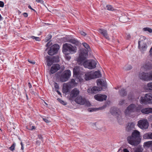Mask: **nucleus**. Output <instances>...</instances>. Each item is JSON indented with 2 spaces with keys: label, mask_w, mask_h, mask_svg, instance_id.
Returning a JSON list of instances; mask_svg holds the SVG:
<instances>
[{
  "label": "nucleus",
  "mask_w": 152,
  "mask_h": 152,
  "mask_svg": "<svg viewBox=\"0 0 152 152\" xmlns=\"http://www.w3.org/2000/svg\"><path fill=\"white\" fill-rule=\"evenodd\" d=\"M142 108L140 105H137L134 104H130L125 110V113L127 116H130L133 113L140 112Z\"/></svg>",
  "instance_id": "obj_3"
},
{
  "label": "nucleus",
  "mask_w": 152,
  "mask_h": 152,
  "mask_svg": "<svg viewBox=\"0 0 152 152\" xmlns=\"http://www.w3.org/2000/svg\"><path fill=\"white\" fill-rule=\"evenodd\" d=\"M81 72L80 68L79 66H75L73 69V75L76 77L79 75Z\"/></svg>",
  "instance_id": "obj_20"
},
{
  "label": "nucleus",
  "mask_w": 152,
  "mask_h": 152,
  "mask_svg": "<svg viewBox=\"0 0 152 152\" xmlns=\"http://www.w3.org/2000/svg\"><path fill=\"white\" fill-rule=\"evenodd\" d=\"M143 30L145 31H148L150 33L152 32V29L148 28H143Z\"/></svg>",
  "instance_id": "obj_35"
},
{
  "label": "nucleus",
  "mask_w": 152,
  "mask_h": 152,
  "mask_svg": "<svg viewBox=\"0 0 152 152\" xmlns=\"http://www.w3.org/2000/svg\"><path fill=\"white\" fill-rule=\"evenodd\" d=\"M54 86L55 88V89L56 91L58 90L59 88V87L58 85L56 83H54Z\"/></svg>",
  "instance_id": "obj_36"
},
{
  "label": "nucleus",
  "mask_w": 152,
  "mask_h": 152,
  "mask_svg": "<svg viewBox=\"0 0 152 152\" xmlns=\"http://www.w3.org/2000/svg\"><path fill=\"white\" fill-rule=\"evenodd\" d=\"M140 111L143 113L148 114L149 113H152V108H146L142 110L141 109Z\"/></svg>",
  "instance_id": "obj_24"
},
{
  "label": "nucleus",
  "mask_w": 152,
  "mask_h": 152,
  "mask_svg": "<svg viewBox=\"0 0 152 152\" xmlns=\"http://www.w3.org/2000/svg\"><path fill=\"white\" fill-rule=\"evenodd\" d=\"M139 77L141 79L145 81L152 80V72L150 73H140L139 74Z\"/></svg>",
  "instance_id": "obj_7"
},
{
  "label": "nucleus",
  "mask_w": 152,
  "mask_h": 152,
  "mask_svg": "<svg viewBox=\"0 0 152 152\" xmlns=\"http://www.w3.org/2000/svg\"><path fill=\"white\" fill-rule=\"evenodd\" d=\"M125 36L126 39H130L131 37V36L129 33H126Z\"/></svg>",
  "instance_id": "obj_42"
},
{
  "label": "nucleus",
  "mask_w": 152,
  "mask_h": 152,
  "mask_svg": "<svg viewBox=\"0 0 152 152\" xmlns=\"http://www.w3.org/2000/svg\"><path fill=\"white\" fill-rule=\"evenodd\" d=\"M115 109L114 108H112L111 109V113L112 114L114 115L116 113H117L116 112V111H115Z\"/></svg>",
  "instance_id": "obj_38"
},
{
  "label": "nucleus",
  "mask_w": 152,
  "mask_h": 152,
  "mask_svg": "<svg viewBox=\"0 0 152 152\" xmlns=\"http://www.w3.org/2000/svg\"><path fill=\"white\" fill-rule=\"evenodd\" d=\"M137 125L140 129H145L148 128L149 124L147 119H143L138 121Z\"/></svg>",
  "instance_id": "obj_10"
},
{
  "label": "nucleus",
  "mask_w": 152,
  "mask_h": 152,
  "mask_svg": "<svg viewBox=\"0 0 152 152\" xmlns=\"http://www.w3.org/2000/svg\"><path fill=\"white\" fill-rule=\"evenodd\" d=\"M120 95L122 96H124L126 95L127 93L126 91L124 88L121 89L119 91Z\"/></svg>",
  "instance_id": "obj_27"
},
{
  "label": "nucleus",
  "mask_w": 152,
  "mask_h": 152,
  "mask_svg": "<svg viewBox=\"0 0 152 152\" xmlns=\"http://www.w3.org/2000/svg\"><path fill=\"white\" fill-rule=\"evenodd\" d=\"M35 129V126H31V128L29 129L31 130H33L34 129Z\"/></svg>",
  "instance_id": "obj_55"
},
{
  "label": "nucleus",
  "mask_w": 152,
  "mask_h": 152,
  "mask_svg": "<svg viewBox=\"0 0 152 152\" xmlns=\"http://www.w3.org/2000/svg\"><path fill=\"white\" fill-rule=\"evenodd\" d=\"M23 15L25 17H27L28 16V14L27 13H26V12L24 13H23Z\"/></svg>",
  "instance_id": "obj_52"
},
{
  "label": "nucleus",
  "mask_w": 152,
  "mask_h": 152,
  "mask_svg": "<svg viewBox=\"0 0 152 152\" xmlns=\"http://www.w3.org/2000/svg\"><path fill=\"white\" fill-rule=\"evenodd\" d=\"M95 99L98 101H102L105 100L107 98L106 95L102 94H97L94 96Z\"/></svg>",
  "instance_id": "obj_16"
},
{
  "label": "nucleus",
  "mask_w": 152,
  "mask_h": 152,
  "mask_svg": "<svg viewBox=\"0 0 152 152\" xmlns=\"http://www.w3.org/2000/svg\"><path fill=\"white\" fill-rule=\"evenodd\" d=\"M140 132L137 130H134L132 135L128 136L127 138L128 143L134 146L138 145L140 142Z\"/></svg>",
  "instance_id": "obj_1"
},
{
  "label": "nucleus",
  "mask_w": 152,
  "mask_h": 152,
  "mask_svg": "<svg viewBox=\"0 0 152 152\" xmlns=\"http://www.w3.org/2000/svg\"><path fill=\"white\" fill-rule=\"evenodd\" d=\"M143 149L141 147H137L134 151V152H142Z\"/></svg>",
  "instance_id": "obj_33"
},
{
  "label": "nucleus",
  "mask_w": 152,
  "mask_h": 152,
  "mask_svg": "<svg viewBox=\"0 0 152 152\" xmlns=\"http://www.w3.org/2000/svg\"><path fill=\"white\" fill-rule=\"evenodd\" d=\"M28 8L29 9H31V10L34 11H35V10L33 8H32L31 7V6L30 5H29L28 6Z\"/></svg>",
  "instance_id": "obj_53"
},
{
  "label": "nucleus",
  "mask_w": 152,
  "mask_h": 152,
  "mask_svg": "<svg viewBox=\"0 0 152 152\" xmlns=\"http://www.w3.org/2000/svg\"><path fill=\"white\" fill-rule=\"evenodd\" d=\"M28 60L29 62L30 63H31L32 64H34L35 63V62L32 61L30 59H28Z\"/></svg>",
  "instance_id": "obj_48"
},
{
  "label": "nucleus",
  "mask_w": 152,
  "mask_h": 152,
  "mask_svg": "<svg viewBox=\"0 0 152 152\" xmlns=\"http://www.w3.org/2000/svg\"><path fill=\"white\" fill-rule=\"evenodd\" d=\"M88 111H89V112H92V111H93V110H91V109H88Z\"/></svg>",
  "instance_id": "obj_61"
},
{
  "label": "nucleus",
  "mask_w": 152,
  "mask_h": 152,
  "mask_svg": "<svg viewBox=\"0 0 152 152\" xmlns=\"http://www.w3.org/2000/svg\"><path fill=\"white\" fill-rule=\"evenodd\" d=\"M67 41L76 46H78L80 44V42L74 38L68 39Z\"/></svg>",
  "instance_id": "obj_18"
},
{
  "label": "nucleus",
  "mask_w": 152,
  "mask_h": 152,
  "mask_svg": "<svg viewBox=\"0 0 152 152\" xmlns=\"http://www.w3.org/2000/svg\"><path fill=\"white\" fill-rule=\"evenodd\" d=\"M135 124L133 122L128 123L126 128V130L128 132H130L134 129Z\"/></svg>",
  "instance_id": "obj_22"
},
{
  "label": "nucleus",
  "mask_w": 152,
  "mask_h": 152,
  "mask_svg": "<svg viewBox=\"0 0 152 152\" xmlns=\"http://www.w3.org/2000/svg\"><path fill=\"white\" fill-rule=\"evenodd\" d=\"M90 80L95 78L100 77H101V74L99 71H95V72H89Z\"/></svg>",
  "instance_id": "obj_15"
},
{
  "label": "nucleus",
  "mask_w": 152,
  "mask_h": 152,
  "mask_svg": "<svg viewBox=\"0 0 152 152\" xmlns=\"http://www.w3.org/2000/svg\"><path fill=\"white\" fill-rule=\"evenodd\" d=\"M77 50L76 46L68 43H65L63 45L62 52L65 55L74 54L76 52Z\"/></svg>",
  "instance_id": "obj_5"
},
{
  "label": "nucleus",
  "mask_w": 152,
  "mask_h": 152,
  "mask_svg": "<svg viewBox=\"0 0 152 152\" xmlns=\"http://www.w3.org/2000/svg\"><path fill=\"white\" fill-rule=\"evenodd\" d=\"M128 99H129V100H131V99H132V97H130V95H128Z\"/></svg>",
  "instance_id": "obj_59"
},
{
  "label": "nucleus",
  "mask_w": 152,
  "mask_h": 152,
  "mask_svg": "<svg viewBox=\"0 0 152 152\" xmlns=\"http://www.w3.org/2000/svg\"><path fill=\"white\" fill-rule=\"evenodd\" d=\"M59 48V46L58 44H54L51 47L48 53L49 55L53 56L58 52Z\"/></svg>",
  "instance_id": "obj_13"
},
{
  "label": "nucleus",
  "mask_w": 152,
  "mask_h": 152,
  "mask_svg": "<svg viewBox=\"0 0 152 152\" xmlns=\"http://www.w3.org/2000/svg\"><path fill=\"white\" fill-rule=\"evenodd\" d=\"M96 82L97 85L98 86H101V87H98L94 86L91 89H89L87 91L88 93L95 94L102 90L103 89L102 87L104 88H105L107 87L106 83L104 80L100 79H98L97 80Z\"/></svg>",
  "instance_id": "obj_2"
},
{
  "label": "nucleus",
  "mask_w": 152,
  "mask_h": 152,
  "mask_svg": "<svg viewBox=\"0 0 152 152\" xmlns=\"http://www.w3.org/2000/svg\"><path fill=\"white\" fill-rule=\"evenodd\" d=\"M65 56V58L67 60H69L71 58V57L70 56H68V55H66Z\"/></svg>",
  "instance_id": "obj_47"
},
{
  "label": "nucleus",
  "mask_w": 152,
  "mask_h": 152,
  "mask_svg": "<svg viewBox=\"0 0 152 152\" xmlns=\"http://www.w3.org/2000/svg\"><path fill=\"white\" fill-rule=\"evenodd\" d=\"M77 83L74 79H71V81L68 83V84L72 88H73L77 85Z\"/></svg>",
  "instance_id": "obj_26"
},
{
  "label": "nucleus",
  "mask_w": 152,
  "mask_h": 152,
  "mask_svg": "<svg viewBox=\"0 0 152 152\" xmlns=\"http://www.w3.org/2000/svg\"><path fill=\"white\" fill-rule=\"evenodd\" d=\"M76 77L79 79L80 82H82L84 80H90L89 72L85 73L82 71Z\"/></svg>",
  "instance_id": "obj_11"
},
{
  "label": "nucleus",
  "mask_w": 152,
  "mask_h": 152,
  "mask_svg": "<svg viewBox=\"0 0 152 152\" xmlns=\"http://www.w3.org/2000/svg\"><path fill=\"white\" fill-rule=\"evenodd\" d=\"M124 152H129V151L127 149L125 148L124 150Z\"/></svg>",
  "instance_id": "obj_54"
},
{
  "label": "nucleus",
  "mask_w": 152,
  "mask_h": 152,
  "mask_svg": "<svg viewBox=\"0 0 152 152\" xmlns=\"http://www.w3.org/2000/svg\"><path fill=\"white\" fill-rule=\"evenodd\" d=\"M119 20L121 22L123 23H125L129 21L127 17L125 15L120 16L119 18Z\"/></svg>",
  "instance_id": "obj_25"
},
{
  "label": "nucleus",
  "mask_w": 152,
  "mask_h": 152,
  "mask_svg": "<svg viewBox=\"0 0 152 152\" xmlns=\"http://www.w3.org/2000/svg\"><path fill=\"white\" fill-rule=\"evenodd\" d=\"M28 86H29V88H31L32 87L30 83H28Z\"/></svg>",
  "instance_id": "obj_56"
},
{
  "label": "nucleus",
  "mask_w": 152,
  "mask_h": 152,
  "mask_svg": "<svg viewBox=\"0 0 152 152\" xmlns=\"http://www.w3.org/2000/svg\"><path fill=\"white\" fill-rule=\"evenodd\" d=\"M149 52L151 54L152 53V47L150 49Z\"/></svg>",
  "instance_id": "obj_60"
},
{
  "label": "nucleus",
  "mask_w": 152,
  "mask_h": 152,
  "mask_svg": "<svg viewBox=\"0 0 152 152\" xmlns=\"http://www.w3.org/2000/svg\"><path fill=\"white\" fill-rule=\"evenodd\" d=\"M52 37V36L51 34H48L47 37L45 38L46 42L48 41Z\"/></svg>",
  "instance_id": "obj_39"
},
{
  "label": "nucleus",
  "mask_w": 152,
  "mask_h": 152,
  "mask_svg": "<svg viewBox=\"0 0 152 152\" xmlns=\"http://www.w3.org/2000/svg\"><path fill=\"white\" fill-rule=\"evenodd\" d=\"M79 91L76 88H75L71 92L70 96L72 98L76 97L79 94Z\"/></svg>",
  "instance_id": "obj_21"
},
{
  "label": "nucleus",
  "mask_w": 152,
  "mask_h": 152,
  "mask_svg": "<svg viewBox=\"0 0 152 152\" xmlns=\"http://www.w3.org/2000/svg\"><path fill=\"white\" fill-rule=\"evenodd\" d=\"M38 137L39 139H41V140H42V137L41 134H39L38 135Z\"/></svg>",
  "instance_id": "obj_49"
},
{
  "label": "nucleus",
  "mask_w": 152,
  "mask_h": 152,
  "mask_svg": "<svg viewBox=\"0 0 152 152\" xmlns=\"http://www.w3.org/2000/svg\"><path fill=\"white\" fill-rule=\"evenodd\" d=\"M2 19V17L1 15L0 14V20H1Z\"/></svg>",
  "instance_id": "obj_64"
},
{
  "label": "nucleus",
  "mask_w": 152,
  "mask_h": 152,
  "mask_svg": "<svg viewBox=\"0 0 152 152\" xmlns=\"http://www.w3.org/2000/svg\"><path fill=\"white\" fill-rule=\"evenodd\" d=\"M60 65L57 64H53L50 69V72L52 74H53L60 69Z\"/></svg>",
  "instance_id": "obj_17"
},
{
  "label": "nucleus",
  "mask_w": 152,
  "mask_h": 152,
  "mask_svg": "<svg viewBox=\"0 0 152 152\" xmlns=\"http://www.w3.org/2000/svg\"><path fill=\"white\" fill-rule=\"evenodd\" d=\"M71 75V72L70 70H65L60 77V81L63 82L67 81L70 78Z\"/></svg>",
  "instance_id": "obj_8"
},
{
  "label": "nucleus",
  "mask_w": 152,
  "mask_h": 152,
  "mask_svg": "<svg viewBox=\"0 0 152 152\" xmlns=\"http://www.w3.org/2000/svg\"><path fill=\"white\" fill-rule=\"evenodd\" d=\"M150 139H152V133H150Z\"/></svg>",
  "instance_id": "obj_58"
},
{
  "label": "nucleus",
  "mask_w": 152,
  "mask_h": 152,
  "mask_svg": "<svg viewBox=\"0 0 152 152\" xmlns=\"http://www.w3.org/2000/svg\"><path fill=\"white\" fill-rule=\"evenodd\" d=\"M143 146L144 147H147L148 148H150L152 149V141H149L145 142Z\"/></svg>",
  "instance_id": "obj_28"
},
{
  "label": "nucleus",
  "mask_w": 152,
  "mask_h": 152,
  "mask_svg": "<svg viewBox=\"0 0 152 152\" xmlns=\"http://www.w3.org/2000/svg\"><path fill=\"white\" fill-rule=\"evenodd\" d=\"M4 6V4L3 1H0V7H3Z\"/></svg>",
  "instance_id": "obj_45"
},
{
  "label": "nucleus",
  "mask_w": 152,
  "mask_h": 152,
  "mask_svg": "<svg viewBox=\"0 0 152 152\" xmlns=\"http://www.w3.org/2000/svg\"><path fill=\"white\" fill-rule=\"evenodd\" d=\"M15 145V143H14L11 147H10V149L11 151H13L14 150Z\"/></svg>",
  "instance_id": "obj_37"
},
{
  "label": "nucleus",
  "mask_w": 152,
  "mask_h": 152,
  "mask_svg": "<svg viewBox=\"0 0 152 152\" xmlns=\"http://www.w3.org/2000/svg\"><path fill=\"white\" fill-rule=\"evenodd\" d=\"M75 102L81 105L85 104L86 106H90L91 104L89 102L87 101L84 98H83L81 96L77 97L75 100Z\"/></svg>",
  "instance_id": "obj_12"
},
{
  "label": "nucleus",
  "mask_w": 152,
  "mask_h": 152,
  "mask_svg": "<svg viewBox=\"0 0 152 152\" xmlns=\"http://www.w3.org/2000/svg\"><path fill=\"white\" fill-rule=\"evenodd\" d=\"M57 99L63 105H65L66 104V103L64 101L62 100L59 99Z\"/></svg>",
  "instance_id": "obj_41"
},
{
  "label": "nucleus",
  "mask_w": 152,
  "mask_h": 152,
  "mask_svg": "<svg viewBox=\"0 0 152 152\" xmlns=\"http://www.w3.org/2000/svg\"><path fill=\"white\" fill-rule=\"evenodd\" d=\"M118 152H124V151H122V150H119L118 151Z\"/></svg>",
  "instance_id": "obj_63"
},
{
  "label": "nucleus",
  "mask_w": 152,
  "mask_h": 152,
  "mask_svg": "<svg viewBox=\"0 0 152 152\" xmlns=\"http://www.w3.org/2000/svg\"><path fill=\"white\" fill-rule=\"evenodd\" d=\"M54 62H58L59 61V57L58 56H53L52 57Z\"/></svg>",
  "instance_id": "obj_29"
},
{
  "label": "nucleus",
  "mask_w": 152,
  "mask_h": 152,
  "mask_svg": "<svg viewBox=\"0 0 152 152\" xmlns=\"http://www.w3.org/2000/svg\"><path fill=\"white\" fill-rule=\"evenodd\" d=\"M129 69H127V70H130V69H132V66H129Z\"/></svg>",
  "instance_id": "obj_62"
},
{
  "label": "nucleus",
  "mask_w": 152,
  "mask_h": 152,
  "mask_svg": "<svg viewBox=\"0 0 152 152\" xmlns=\"http://www.w3.org/2000/svg\"><path fill=\"white\" fill-rule=\"evenodd\" d=\"M125 100L124 99L121 100L119 102V104L121 105H122L124 103Z\"/></svg>",
  "instance_id": "obj_43"
},
{
  "label": "nucleus",
  "mask_w": 152,
  "mask_h": 152,
  "mask_svg": "<svg viewBox=\"0 0 152 152\" xmlns=\"http://www.w3.org/2000/svg\"><path fill=\"white\" fill-rule=\"evenodd\" d=\"M99 31L107 39H109V37L107 35V32L106 30L103 29H100L99 30Z\"/></svg>",
  "instance_id": "obj_23"
},
{
  "label": "nucleus",
  "mask_w": 152,
  "mask_h": 152,
  "mask_svg": "<svg viewBox=\"0 0 152 152\" xmlns=\"http://www.w3.org/2000/svg\"><path fill=\"white\" fill-rule=\"evenodd\" d=\"M56 91L57 92L58 94L59 95H61V92H59L58 91V90H57Z\"/></svg>",
  "instance_id": "obj_57"
},
{
  "label": "nucleus",
  "mask_w": 152,
  "mask_h": 152,
  "mask_svg": "<svg viewBox=\"0 0 152 152\" xmlns=\"http://www.w3.org/2000/svg\"><path fill=\"white\" fill-rule=\"evenodd\" d=\"M83 64L85 67L92 69L96 67V62L94 60L86 61L83 62Z\"/></svg>",
  "instance_id": "obj_9"
},
{
  "label": "nucleus",
  "mask_w": 152,
  "mask_h": 152,
  "mask_svg": "<svg viewBox=\"0 0 152 152\" xmlns=\"http://www.w3.org/2000/svg\"><path fill=\"white\" fill-rule=\"evenodd\" d=\"M147 87L149 90H152V82L148 83L147 84Z\"/></svg>",
  "instance_id": "obj_34"
},
{
  "label": "nucleus",
  "mask_w": 152,
  "mask_h": 152,
  "mask_svg": "<svg viewBox=\"0 0 152 152\" xmlns=\"http://www.w3.org/2000/svg\"><path fill=\"white\" fill-rule=\"evenodd\" d=\"M106 8L107 10L113 11L114 10V9L112 6L110 5H107L106 6Z\"/></svg>",
  "instance_id": "obj_32"
},
{
  "label": "nucleus",
  "mask_w": 152,
  "mask_h": 152,
  "mask_svg": "<svg viewBox=\"0 0 152 152\" xmlns=\"http://www.w3.org/2000/svg\"><path fill=\"white\" fill-rule=\"evenodd\" d=\"M150 133H146L143 135V138L145 139H150Z\"/></svg>",
  "instance_id": "obj_31"
},
{
  "label": "nucleus",
  "mask_w": 152,
  "mask_h": 152,
  "mask_svg": "<svg viewBox=\"0 0 152 152\" xmlns=\"http://www.w3.org/2000/svg\"><path fill=\"white\" fill-rule=\"evenodd\" d=\"M31 37L33 39H35L36 41H40V39L39 37L32 36Z\"/></svg>",
  "instance_id": "obj_40"
},
{
  "label": "nucleus",
  "mask_w": 152,
  "mask_h": 152,
  "mask_svg": "<svg viewBox=\"0 0 152 152\" xmlns=\"http://www.w3.org/2000/svg\"><path fill=\"white\" fill-rule=\"evenodd\" d=\"M83 45L86 49H82L79 55V56L77 59L78 62L82 63L86 58L88 56V52L90 50V48L89 45L85 42L82 43Z\"/></svg>",
  "instance_id": "obj_4"
},
{
  "label": "nucleus",
  "mask_w": 152,
  "mask_h": 152,
  "mask_svg": "<svg viewBox=\"0 0 152 152\" xmlns=\"http://www.w3.org/2000/svg\"><path fill=\"white\" fill-rule=\"evenodd\" d=\"M138 48L142 53H143L147 49V46L145 43H144L142 40H140L138 42Z\"/></svg>",
  "instance_id": "obj_14"
},
{
  "label": "nucleus",
  "mask_w": 152,
  "mask_h": 152,
  "mask_svg": "<svg viewBox=\"0 0 152 152\" xmlns=\"http://www.w3.org/2000/svg\"><path fill=\"white\" fill-rule=\"evenodd\" d=\"M36 1L37 3H39L41 4L44 3L43 0H36Z\"/></svg>",
  "instance_id": "obj_44"
},
{
  "label": "nucleus",
  "mask_w": 152,
  "mask_h": 152,
  "mask_svg": "<svg viewBox=\"0 0 152 152\" xmlns=\"http://www.w3.org/2000/svg\"><path fill=\"white\" fill-rule=\"evenodd\" d=\"M80 33L83 35L85 36L86 35V33L83 31H81L80 32Z\"/></svg>",
  "instance_id": "obj_46"
},
{
  "label": "nucleus",
  "mask_w": 152,
  "mask_h": 152,
  "mask_svg": "<svg viewBox=\"0 0 152 152\" xmlns=\"http://www.w3.org/2000/svg\"><path fill=\"white\" fill-rule=\"evenodd\" d=\"M45 60L47 63V65L50 66L54 63L52 57L50 56H47L45 58Z\"/></svg>",
  "instance_id": "obj_19"
},
{
  "label": "nucleus",
  "mask_w": 152,
  "mask_h": 152,
  "mask_svg": "<svg viewBox=\"0 0 152 152\" xmlns=\"http://www.w3.org/2000/svg\"><path fill=\"white\" fill-rule=\"evenodd\" d=\"M20 144L21 145V149L22 150H23L24 149V147H23V145L22 142H20Z\"/></svg>",
  "instance_id": "obj_51"
},
{
  "label": "nucleus",
  "mask_w": 152,
  "mask_h": 152,
  "mask_svg": "<svg viewBox=\"0 0 152 152\" xmlns=\"http://www.w3.org/2000/svg\"><path fill=\"white\" fill-rule=\"evenodd\" d=\"M140 103L142 104L152 103V94H145L144 97L141 96L140 97Z\"/></svg>",
  "instance_id": "obj_6"
},
{
  "label": "nucleus",
  "mask_w": 152,
  "mask_h": 152,
  "mask_svg": "<svg viewBox=\"0 0 152 152\" xmlns=\"http://www.w3.org/2000/svg\"><path fill=\"white\" fill-rule=\"evenodd\" d=\"M43 120L45 122L47 123H48L49 122V121L47 119L43 118Z\"/></svg>",
  "instance_id": "obj_50"
},
{
  "label": "nucleus",
  "mask_w": 152,
  "mask_h": 152,
  "mask_svg": "<svg viewBox=\"0 0 152 152\" xmlns=\"http://www.w3.org/2000/svg\"><path fill=\"white\" fill-rule=\"evenodd\" d=\"M63 93L65 94L69 92V89L67 86H63Z\"/></svg>",
  "instance_id": "obj_30"
}]
</instances>
